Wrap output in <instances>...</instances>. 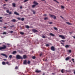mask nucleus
<instances>
[{
    "mask_svg": "<svg viewBox=\"0 0 75 75\" xmlns=\"http://www.w3.org/2000/svg\"><path fill=\"white\" fill-rule=\"evenodd\" d=\"M26 28H29V26L27 25L26 26Z\"/></svg>",
    "mask_w": 75,
    "mask_h": 75,
    "instance_id": "a18cd8bd",
    "label": "nucleus"
},
{
    "mask_svg": "<svg viewBox=\"0 0 75 75\" xmlns=\"http://www.w3.org/2000/svg\"><path fill=\"white\" fill-rule=\"evenodd\" d=\"M2 21L1 20H0V22H2Z\"/></svg>",
    "mask_w": 75,
    "mask_h": 75,
    "instance_id": "052dcab7",
    "label": "nucleus"
},
{
    "mask_svg": "<svg viewBox=\"0 0 75 75\" xmlns=\"http://www.w3.org/2000/svg\"><path fill=\"white\" fill-rule=\"evenodd\" d=\"M6 6V4H4L3 5V6Z\"/></svg>",
    "mask_w": 75,
    "mask_h": 75,
    "instance_id": "603ef678",
    "label": "nucleus"
},
{
    "mask_svg": "<svg viewBox=\"0 0 75 75\" xmlns=\"http://www.w3.org/2000/svg\"><path fill=\"white\" fill-rule=\"evenodd\" d=\"M72 61H74V59H72Z\"/></svg>",
    "mask_w": 75,
    "mask_h": 75,
    "instance_id": "13d9d810",
    "label": "nucleus"
},
{
    "mask_svg": "<svg viewBox=\"0 0 75 75\" xmlns=\"http://www.w3.org/2000/svg\"><path fill=\"white\" fill-rule=\"evenodd\" d=\"M46 47H49V46H50V45L48 44H47L46 45Z\"/></svg>",
    "mask_w": 75,
    "mask_h": 75,
    "instance_id": "f704fd0d",
    "label": "nucleus"
},
{
    "mask_svg": "<svg viewBox=\"0 0 75 75\" xmlns=\"http://www.w3.org/2000/svg\"><path fill=\"white\" fill-rule=\"evenodd\" d=\"M24 64L27 65V61L25 60L23 62Z\"/></svg>",
    "mask_w": 75,
    "mask_h": 75,
    "instance_id": "2eb2a0df",
    "label": "nucleus"
},
{
    "mask_svg": "<svg viewBox=\"0 0 75 75\" xmlns=\"http://www.w3.org/2000/svg\"><path fill=\"white\" fill-rule=\"evenodd\" d=\"M6 12L7 13H9V14H12V13L11 12H9L8 10H6Z\"/></svg>",
    "mask_w": 75,
    "mask_h": 75,
    "instance_id": "20e7f679",
    "label": "nucleus"
},
{
    "mask_svg": "<svg viewBox=\"0 0 75 75\" xmlns=\"http://www.w3.org/2000/svg\"><path fill=\"white\" fill-rule=\"evenodd\" d=\"M23 58H24V59H25L27 58V56L25 55H23Z\"/></svg>",
    "mask_w": 75,
    "mask_h": 75,
    "instance_id": "1a4fd4ad",
    "label": "nucleus"
},
{
    "mask_svg": "<svg viewBox=\"0 0 75 75\" xmlns=\"http://www.w3.org/2000/svg\"><path fill=\"white\" fill-rule=\"evenodd\" d=\"M69 57H67L65 59L66 61H68V60H69Z\"/></svg>",
    "mask_w": 75,
    "mask_h": 75,
    "instance_id": "4468645a",
    "label": "nucleus"
},
{
    "mask_svg": "<svg viewBox=\"0 0 75 75\" xmlns=\"http://www.w3.org/2000/svg\"><path fill=\"white\" fill-rule=\"evenodd\" d=\"M17 19H18V20H21V18L20 17H18L17 18Z\"/></svg>",
    "mask_w": 75,
    "mask_h": 75,
    "instance_id": "72a5a7b5",
    "label": "nucleus"
},
{
    "mask_svg": "<svg viewBox=\"0 0 75 75\" xmlns=\"http://www.w3.org/2000/svg\"><path fill=\"white\" fill-rule=\"evenodd\" d=\"M42 38H45V36H42Z\"/></svg>",
    "mask_w": 75,
    "mask_h": 75,
    "instance_id": "37998d69",
    "label": "nucleus"
},
{
    "mask_svg": "<svg viewBox=\"0 0 75 75\" xmlns=\"http://www.w3.org/2000/svg\"><path fill=\"white\" fill-rule=\"evenodd\" d=\"M6 34V32H4V33H3L2 34H3V35Z\"/></svg>",
    "mask_w": 75,
    "mask_h": 75,
    "instance_id": "c9c22d12",
    "label": "nucleus"
},
{
    "mask_svg": "<svg viewBox=\"0 0 75 75\" xmlns=\"http://www.w3.org/2000/svg\"><path fill=\"white\" fill-rule=\"evenodd\" d=\"M59 37H60V38H61L62 39H65V37L63 35H60L59 36Z\"/></svg>",
    "mask_w": 75,
    "mask_h": 75,
    "instance_id": "7ed1b4c3",
    "label": "nucleus"
},
{
    "mask_svg": "<svg viewBox=\"0 0 75 75\" xmlns=\"http://www.w3.org/2000/svg\"><path fill=\"white\" fill-rule=\"evenodd\" d=\"M73 38L75 39V36H73Z\"/></svg>",
    "mask_w": 75,
    "mask_h": 75,
    "instance_id": "0e129e2a",
    "label": "nucleus"
},
{
    "mask_svg": "<svg viewBox=\"0 0 75 75\" xmlns=\"http://www.w3.org/2000/svg\"><path fill=\"white\" fill-rule=\"evenodd\" d=\"M35 72H36V73H40V72H41V71L39 70H36Z\"/></svg>",
    "mask_w": 75,
    "mask_h": 75,
    "instance_id": "f8f14e48",
    "label": "nucleus"
},
{
    "mask_svg": "<svg viewBox=\"0 0 75 75\" xmlns=\"http://www.w3.org/2000/svg\"><path fill=\"white\" fill-rule=\"evenodd\" d=\"M33 4H35V5H38V3H37L36 1H34L33 2Z\"/></svg>",
    "mask_w": 75,
    "mask_h": 75,
    "instance_id": "9d476101",
    "label": "nucleus"
},
{
    "mask_svg": "<svg viewBox=\"0 0 75 75\" xmlns=\"http://www.w3.org/2000/svg\"><path fill=\"white\" fill-rule=\"evenodd\" d=\"M35 6H36L35 5H32V8H34Z\"/></svg>",
    "mask_w": 75,
    "mask_h": 75,
    "instance_id": "a211bd4d",
    "label": "nucleus"
},
{
    "mask_svg": "<svg viewBox=\"0 0 75 75\" xmlns=\"http://www.w3.org/2000/svg\"><path fill=\"white\" fill-rule=\"evenodd\" d=\"M71 50H69V53H71Z\"/></svg>",
    "mask_w": 75,
    "mask_h": 75,
    "instance_id": "a19ab883",
    "label": "nucleus"
},
{
    "mask_svg": "<svg viewBox=\"0 0 75 75\" xmlns=\"http://www.w3.org/2000/svg\"><path fill=\"white\" fill-rule=\"evenodd\" d=\"M9 33H13V31H10L9 32Z\"/></svg>",
    "mask_w": 75,
    "mask_h": 75,
    "instance_id": "c03bdc74",
    "label": "nucleus"
},
{
    "mask_svg": "<svg viewBox=\"0 0 75 75\" xmlns=\"http://www.w3.org/2000/svg\"><path fill=\"white\" fill-rule=\"evenodd\" d=\"M61 41L62 42H65V41L64 40H61Z\"/></svg>",
    "mask_w": 75,
    "mask_h": 75,
    "instance_id": "09e8293b",
    "label": "nucleus"
},
{
    "mask_svg": "<svg viewBox=\"0 0 75 75\" xmlns=\"http://www.w3.org/2000/svg\"><path fill=\"white\" fill-rule=\"evenodd\" d=\"M69 62H71V60H70Z\"/></svg>",
    "mask_w": 75,
    "mask_h": 75,
    "instance_id": "774afa93",
    "label": "nucleus"
},
{
    "mask_svg": "<svg viewBox=\"0 0 75 75\" xmlns=\"http://www.w3.org/2000/svg\"><path fill=\"white\" fill-rule=\"evenodd\" d=\"M53 0V1H55V2H57V3H58H58H59V2L56 0Z\"/></svg>",
    "mask_w": 75,
    "mask_h": 75,
    "instance_id": "7c9ffc66",
    "label": "nucleus"
},
{
    "mask_svg": "<svg viewBox=\"0 0 75 75\" xmlns=\"http://www.w3.org/2000/svg\"><path fill=\"white\" fill-rule=\"evenodd\" d=\"M69 33L70 34H72V32H69Z\"/></svg>",
    "mask_w": 75,
    "mask_h": 75,
    "instance_id": "bf43d9fd",
    "label": "nucleus"
},
{
    "mask_svg": "<svg viewBox=\"0 0 75 75\" xmlns=\"http://www.w3.org/2000/svg\"><path fill=\"white\" fill-rule=\"evenodd\" d=\"M33 59H35V56H33L32 57Z\"/></svg>",
    "mask_w": 75,
    "mask_h": 75,
    "instance_id": "4c0bfd02",
    "label": "nucleus"
},
{
    "mask_svg": "<svg viewBox=\"0 0 75 75\" xmlns=\"http://www.w3.org/2000/svg\"><path fill=\"white\" fill-rule=\"evenodd\" d=\"M20 34L21 35H24V33L22 32H20Z\"/></svg>",
    "mask_w": 75,
    "mask_h": 75,
    "instance_id": "393cba45",
    "label": "nucleus"
},
{
    "mask_svg": "<svg viewBox=\"0 0 75 75\" xmlns=\"http://www.w3.org/2000/svg\"><path fill=\"white\" fill-rule=\"evenodd\" d=\"M6 48V46L3 45V47H0V50H5Z\"/></svg>",
    "mask_w": 75,
    "mask_h": 75,
    "instance_id": "f03ea898",
    "label": "nucleus"
},
{
    "mask_svg": "<svg viewBox=\"0 0 75 75\" xmlns=\"http://www.w3.org/2000/svg\"><path fill=\"white\" fill-rule=\"evenodd\" d=\"M50 35H51V36H52L53 37H54V36H55V35L52 33H50Z\"/></svg>",
    "mask_w": 75,
    "mask_h": 75,
    "instance_id": "ddd939ff",
    "label": "nucleus"
},
{
    "mask_svg": "<svg viewBox=\"0 0 75 75\" xmlns=\"http://www.w3.org/2000/svg\"><path fill=\"white\" fill-rule=\"evenodd\" d=\"M61 7L62 8H64V6H61Z\"/></svg>",
    "mask_w": 75,
    "mask_h": 75,
    "instance_id": "e433bc0d",
    "label": "nucleus"
},
{
    "mask_svg": "<svg viewBox=\"0 0 75 75\" xmlns=\"http://www.w3.org/2000/svg\"><path fill=\"white\" fill-rule=\"evenodd\" d=\"M2 64L3 65H6V62H3L2 63Z\"/></svg>",
    "mask_w": 75,
    "mask_h": 75,
    "instance_id": "412c9836",
    "label": "nucleus"
},
{
    "mask_svg": "<svg viewBox=\"0 0 75 75\" xmlns=\"http://www.w3.org/2000/svg\"><path fill=\"white\" fill-rule=\"evenodd\" d=\"M44 16H47V15L46 14H45L44 15Z\"/></svg>",
    "mask_w": 75,
    "mask_h": 75,
    "instance_id": "680f3d73",
    "label": "nucleus"
},
{
    "mask_svg": "<svg viewBox=\"0 0 75 75\" xmlns=\"http://www.w3.org/2000/svg\"><path fill=\"white\" fill-rule=\"evenodd\" d=\"M12 5L14 7H16V4H15L14 3Z\"/></svg>",
    "mask_w": 75,
    "mask_h": 75,
    "instance_id": "bb28decb",
    "label": "nucleus"
},
{
    "mask_svg": "<svg viewBox=\"0 0 75 75\" xmlns=\"http://www.w3.org/2000/svg\"><path fill=\"white\" fill-rule=\"evenodd\" d=\"M50 16L51 17H52V18H53L54 19H56V16H55L54 15H51Z\"/></svg>",
    "mask_w": 75,
    "mask_h": 75,
    "instance_id": "423d86ee",
    "label": "nucleus"
},
{
    "mask_svg": "<svg viewBox=\"0 0 75 75\" xmlns=\"http://www.w3.org/2000/svg\"><path fill=\"white\" fill-rule=\"evenodd\" d=\"M27 63L28 64H30L31 63V61L30 60H28Z\"/></svg>",
    "mask_w": 75,
    "mask_h": 75,
    "instance_id": "6ab92c4d",
    "label": "nucleus"
},
{
    "mask_svg": "<svg viewBox=\"0 0 75 75\" xmlns=\"http://www.w3.org/2000/svg\"><path fill=\"white\" fill-rule=\"evenodd\" d=\"M6 64H7L8 65H10V63H9L8 62H6Z\"/></svg>",
    "mask_w": 75,
    "mask_h": 75,
    "instance_id": "4be33fe9",
    "label": "nucleus"
},
{
    "mask_svg": "<svg viewBox=\"0 0 75 75\" xmlns=\"http://www.w3.org/2000/svg\"><path fill=\"white\" fill-rule=\"evenodd\" d=\"M66 23L68 25H71L72 24L71 23H69V22H66Z\"/></svg>",
    "mask_w": 75,
    "mask_h": 75,
    "instance_id": "aec40b11",
    "label": "nucleus"
},
{
    "mask_svg": "<svg viewBox=\"0 0 75 75\" xmlns=\"http://www.w3.org/2000/svg\"><path fill=\"white\" fill-rule=\"evenodd\" d=\"M53 28H54L55 30H58V29L56 27H54Z\"/></svg>",
    "mask_w": 75,
    "mask_h": 75,
    "instance_id": "c85d7f7f",
    "label": "nucleus"
},
{
    "mask_svg": "<svg viewBox=\"0 0 75 75\" xmlns=\"http://www.w3.org/2000/svg\"><path fill=\"white\" fill-rule=\"evenodd\" d=\"M7 45H10V44H7Z\"/></svg>",
    "mask_w": 75,
    "mask_h": 75,
    "instance_id": "4d7b16f0",
    "label": "nucleus"
},
{
    "mask_svg": "<svg viewBox=\"0 0 75 75\" xmlns=\"http://www.w3.org/2000/svg\"><path fill=\"white\" fill-rule=\"evenodd\" d=\"M21 20H22V21H24V18H22L21 19Z\"/></svg>",
    "mask_w": 75,
    "mask_h": 75,
    "instance_id": "cd10ccee",
    "label": "nucleus"
},
{
    "mask_svg": "<svg viewBox=\"0 0 75 75\" xmlns=\"http://www.w3.org/2000/svg\"><path fill=\"white\" fill-rule=\"evenodd\" d=\"M51 50L52 51H55V48H54V46H52L51 47Z\"/></svg>",
    "mask_w": 75,
    "mask_h": 75,
    "instance_id": "39448f33",
    "label": "nucleus"
},
{
    "mask_svg": "<svg viewBox=\"0 0 75 75\" xmlns=\"http://www.w3.org/2000/svg\"><path fill=\"white\" fill-rule=\"evenodd\" d=\"M54 73H52V75H54Z\"/></svg>",
    "mask_w": 75,
    "mask_h": 75,
    "instance_id": "69168bd1",
    "label": "nucleus"
},
{
    "mask_svg": "<svg viewBox=\"0 0 75 75\" xmlns=\"http://www.w3.org/2000/svg\"><path fill=\"white\" fill-rule=\"evenodd\" d=\"M5 1L7 2V1H8V0H5Z\"/></svg>",
    "mask_w": 75,
    "mask_h": 75,
    "instance_id": "e2e57ef3",
    "label": "nucleus"
},
{
    "mask_svg": "<svg viewBox=\"0 0 75 75\" xmlns=\"http://www.w3.org/2000/svg\"><path fill=\"white\" fill-rule=\"evenodd\" d=\"M16 58L17 59H23V57H21L18 54L16 55Z\"/></svg>",
    "mask_w": 75,
    "mask_h": 75,
    "instance_id": "f257e3e1",
    "label": "nucleus"
},
{
    "mask_svg": "<svg viewBox=\"0 0 75 75\" xmlns=\"http://www.w3.org/2000/svg\"><path fill=\"white\" fill-rule=\"evenodd\" d=\"M4 28H7V27L6 26H5V27H4Z\"/></svg>",
    "mask_w": 75,
    "mask_h": 75,
    "instance_id": "5fc2aeb1",
    "label": "nucleus"
},
{
    "mask_svg": "<svg viewBox=\"0 0 75 75\" xmlns=\"http://www.w3.org/2000/svg\"><path fill=\"white\" fill-rule=\"evenodd\" d=\"M1 55H3V56H4V57H5L6 58H7V56L6 55V54H1Z\"/></svg>",
    "mask_w": 75,
    "mask_h": 75,
    "instance_id": "0eeeda50",
    "label": "nucleus"
},
{
    "mask_svg": "<svg viewBox=\"0 0 75 75\" xmlns=\"http://www.w3.org/2000/svg\"><path fill=\"white\" fill-rule=\"evenodd\" d=\"M44 20H47V19H48V18L47 17H46V18H44Z\"/></svg>",
    "mask_w": 75,
    "mask_h": 75,
    "instance_id": "79ce46f5",
    "label": "nucleus"
},
{
    "mask_svg": "<svg viewBox=\"0 0 75 75\" xmlns=\"http://www.w3.org/2000/svg\"><path fill=\"white\" fill-rule=\"evenodd\" d=\"M42 55V53H40V57H41Z\"/></svg>",
    "mask_w": 75,
    "mask_h": 75,
    "instance_id": "de8ad7c7",
    "label": "nucleus"
},
{
    "mask_svg": "<svg viewBox=\"0 0 75 75\" xmlns=\"http://www.w3.org/2000/svg\"><path fill=\"white\" fill-rule=\"evenodd\" d=\"M11 21L12 22H16V19H13L11 20Z\"/></svg>",
    "mask_w": 75,
    "mask_h": 75,
    "instance_id": "dca6fc26",
    "label": "nucleus"
},
{
    "mask_svg": "<svg viewBox=\"0 0 75 75\" xmlns=\"http://www.w3.org/2000/svg\"><path fill=\"white\" fill-rule=\"evenodd\" d=\"M65 48H68L69 47V45H66L65 46Z\"/></svg>",
    "mask_w": 75,
    "mask_h": 75,
    "instance_id": "5701e85b",
    "label": "nucleus"
},
{
    "mask_svg": "<svg viewBox=\"0 0 75 75\" xmlns=\"http://www.w3.org/2000/svg\"><path fill=\"white\" fill-rule=\"evenodd\" d=\"M22 8H23L22 6H20V8L21 9Z\"/></svg>",
    "mask_w": 75,
    "mask_h": 75,
    "instance_id": "3c124183",
    "label": "nucleus"
},
{
    "mask_svg": "<svg viewBox=\"0 0 75 75\" xmlns=\"http://www.w3.org/2000/svg\"><path fill=\"white\" fill-rule=\"evenodd\" d=\"M14 27V25H12V26H10V27L11 28H12V27Z\"/></svg>",
    "mask_w": 75,
    "mask_h": 75,
    "instance_id": "473e14b6",
    "label": "nucleus"
},
{
    "mask_svg": "<svg viewBox=\"0 0 75 75\" xmlns=\"http://www.w3.org/2000/svg\"><path fill=\"white\" fill-rule=\"evenodd\" d=\"M50 24H52V22H50L49 23Z\"/></svg>",
    "mask_w": 75,
    "mask_h": 75,
    "instance_id": "8fccbe9b",
    "label": "nucleus"
},
{
    "mask_svg": "<svg viewBox=\"0 0 75 75\" xmlns=\"http://www.w3.org/2000/svg\"><path fill=\"white\" fill-rule=\"evenodd\" d=\"M47 60V59H43V61H46Z\"/></svg>",
    "mask_w": 75,
    "mask_h": 75,
    "instance_id": "ea45409f",
    "label": "nucleus"
},
{
    "mask_svg": "<svg viewBox=\"0 0 75 75\" xmlns=\"http://www.w3.org/2000/svg\"><path fill=\"white\" fill-rule=\"evenodd\" d=\"M60 17H61L62 18V19H64V18L62 17V16H60Z\"/></svg>",
    "mask_w": 75,
    "mask_h": 75,
    "instance_id": "864d4df0",
    "label": "nucleus"
},
{
    "mask_svg": "<svg viewBox=\"0 0 75 75\" xmlns=\"http://www.w3.org/2000/svg\"><path fill=\"white\" fill-rule=\"evenodd\" d=\"M33 14H35V12L34 11H33Z\"/></svg>",
    "mask_w": 75,
    "mask_h": 75,
    "instance_id": "49530a36",
    "label": "nucleus"
},
{
    "mask_svg": "<svg viewBox=\"0 0 75 75\" xmlns=\"http://www.w3.org/2000/svg\"><path fill=\"white\" fill-rule=\"evenodd\" d=\"M14 14H16V15H17V16H19L20 15V14H19V13H17V12H14Z\"/></svg>",
    "mask_w": 75,
    "mask_h": 75,
    "instance_id": "9b49d317",
    "label": "nucleus"
},
{
    "mask_svg": "<svg viewBox=\"0 0 75 75\" xmlns=\"http://www.w3.org/2000/svg\"><path fill=\"white\" fill-rule=\"evenodd\" d=\"M61 44L62 45H63V46H64L65 45L64 44V43H63L62 42H61Z\"/></svg>",
    "mask_w": 75,
    "mask_h": 75,
    "instance_id": "2f4dec72",
    "label": "nucleus"
},
{
    "mask_svg": "<svg viewBox=\"0 0 75 75\" xmlns=\"http://www.w3.org/2000/svg\"><path fill=\"white\" fill-rule=\"evenodd\" d=\"M74 74H75V71L74 72Z\"/></svg>",
    "mask_w": 75,
    "mask_h": 75,
    "instance_id": "338daca9",
    "label": "nucleus"
},
{
    "mask_svg": "<svg viewBox=\"0 0 75 75\" xmlns=\"http://www.w3.org/2000/svg\"><path fill=\"white\" fill-rule=\"evenodd\" d=\"M2 19V17H0V20H1V19Z\"/></svg>",
    "mask_w": 75,
    "mask_h": 75,
    "instance_id": "6e6d98bb",
    "label": "nucleus"
},
{
    "mask_svg": "<svg viewBox=\"0 0 75 75\" xmlns=\"http://www.w3.org/2000/svg\"><path fill=\"white\" fill-rule=\"evenodd\" d=\"M15 69H18V67L17 66H16L15 68Z\"/></svg>",
    "mask_w": 75,
    "mask_h": 75,
    "instance_id": "b1692460",
    "label": "nucleus"
},
{
    "mask_svg": "<svg viewBox=\"0 0 75 75\" xmlns=\"http://www.w3.org/2000/svg\"><path fill=\"white\" fill-rule=\"evenodd\" d=\"M27 1H28V0H25L23 2H27Z\"/></svg>",
    "mask_w": 75,
    "mask_h": 75,
    "instance_id": "58836bf2",
    "label": "nucleus"
},
{
    "mask_svg": "<svg viewBox=\"0 0 75 75\" xmlns=\"http://www.w3.org/2000/svg\"><path fill=\"white\" fill-rule=\"evenodd\" d=\"M62 73H64V69H62L61 70Z\"/></svg>",
    "mask_w": 75,
    "mask_h": 75,
    "instance_id": "c756f323",
    "label": "nucleus"
},
{
    "mask_svg": "<svg viewBox=\"0 0 75 75\" xmlns=\"http://www.w3.org/2000/svg\"><path fill=\"white\" fill-rule=\"evenodd\" d=\"M32 31L33 33H37L38 32V31L35 29H33Z\"/></svg>",
    "mask_w": 75,
    "mask_h": 75,
    "instance_id": "6e6552de",
    "label": "nucleus"
},
{
    "mask_svg": "<svg viewBox=\"0 0 75 75\" xmlns=\"http://www.w3.org/2000/svg\"><path fill=\"white\" fill-rule=\"evenodd\" d=\"M16 52H17L16 51H14L13 52H12V54H16Z\"/></svg>",
    "mask_w": 75,
    "mask_h": 75,
    "instance_id": "f3484780",
    "label": "nucleus"
},
{
    "mask_svg": "<svg viewBox=\"0 0 75 75\" xmlns=\"http://www.w3.org/2000/svg\"><path fill=\"white\" fill-rule=\"evenodd\" d=\"M9 58H10V59H11V58H12V55H10L9 56Z\"/></svg>",
    "mask_w": 75,
    "mask_h": 75,
    "instance_id": "a878e982",
    "label": "nucleus"
}]
</instances>
